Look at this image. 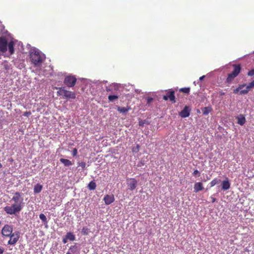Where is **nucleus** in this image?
<instances>
[{"mask_svg":"<svg viewBox=\"0 0 254 254\" xmlns=\"http://www.w3.org/2000/svg\"><path fill=\"white\" fill-rule=\"evenodd\" d=\"M204 77V76H201L200 78H199V80H202Z\"/></svg>","mask_w":254,"mask_h":254,"instance_id":"nucleus-43","label":"nucleus"},{"mask_svg":"<svg viewBox=\"0 0 254 254\" xmlns=\"http://www.w3.org/2000/svg\"><path fill=\"white\" fill-rule=\"evenodd\" d=\"M69 250L70 251L71 253H75L77 251L78 248L76 245H73V246H70Z\"/></svg>","mask_w":254,"mask_h":254,"instance_id":"nucleus-32","label":"nucleus"},{"mask_svg":"<svg viewBox=\"0 0 254 254\" xmlns=\"http://www.w3.org/2000/svg\"><path fill=\"white\" fill-rule=\"evenodd\" d=\"M230 188V183L227 178L226 180L223 181L222 183V190H226L229 189Z\"/></svg>","mask_w":254,"mask_h":254,"instance_id":"nucleus-16","label":"nucleus"},{"mask_svg":"<svg viewBox=\"0 0 254 254\" xmlns=\"http://www.w3.org/2000/svg\"><path fill=\"white\" fill-rule=\"evenodd\" d=\"M89 233V230L86 227H84L82 229L81 233L83 235H87Z\"/></svg>","mask_w":254,"mask_h":254,"instance_id":"nucleus-30","label":"nucleus"},{"mask_svg":"<svg viewBox=\"0 0 254 254\" xmlns=\"http://www.w3.org/2000/svg\"><path fill=\"white\" fill-rule=\"evenodd\" d=\"M117 109L120 113H127L130 110V107H121L120 106H117Z\"/></svg>","mask_w":254,"mask_h":254,"instance_id":"nucleus-19","label":"nucleus"},{"mask_svg":"<svg viewBox=\"0 0 254 254\" xmlns=\"http://www.w3.org/2000/svg\"><path fill=\"white\" fill-rule=\"evenodd\" d=\"M118 98H119V96H118V95H111L108 96V100L110 102H113L115 100H117Z\"/></svg>","mask_w":254,"mask_h":254,"instance_id":"nucleus-27","label":"nucleus"},{"mask_svg":"<svg viewBox=\"0 0 254 254\" xmlns=\"http://www.w3.org/2000/svg\"><path fill=\"white\" fill-rule=\"evenodd\" d=\"M76 82V78L74 76H67L64 80V83L68 87H73Z\"/></svg>","mask_w":254,"mask_h":254,"instance_id":"nucleus-4","label":"nucleus"},{"mask_svg":"<svg viewBox=\"0 0 254 254\" xmlns=\"http://www.w3.org/2000/svg\"><path fill=\"white\" fill-rule=\"evenodd\" d=\"M253 87H254V84L252 82H251L248 85L246 86L245 89H243L240 91V94H247L249 91H250Z\"/></svg>","mask_w":254,"mask_h":254,"instance_id":"nucleus-14","label":"nucleus"},{"mask_svg":"<svg viewBox=\"0 0 254 254\" xmlns=\"http://www.w3.org/2000/svg\"><path fill=\"white\" fill-rule=\"evenodd\" d=\"M77 154V150L76 148H73L72 151V155L73 157L76 156Z\"/></svg>","mask_w":254,"mask_h":254,"instance_id":"nucleus-35","label":"nucleus"},{"mask_svg":"<svg viewBox=\"0 0 254 254\" xmlns=\"http://www.w3.org/2000/svg\"><path fill=\"white\" fill-rule=\"evenodd\" d=\"M43 186L40 184H36L34 187V192L35 193H38L40 192L42 190Z\"/></svg>","mask_w":254,"mask_h":254,"instance_id":"nucleus-20","label":"nucleus"},{"mask_svg":"<svg viewBox=\"0 0 254 254\" xmlns=\"http://www.w3.org/2000/svg\"><path fill=\"white\" fill-rule=\"evenodd\" d=\"M233 67L234 69L232 72L233 74H235V76H237L241 71V67L239 64H234Z\"/></svg>","mask_w":254,"mask_h":254,"instance_id":"nucleus-17","label":"nucleus"},{"mask_svg":"<svg viewBox=\"0 0 254 254\" xmlns=\"http://www.w3.org/2000/svg\"><path fill=\"white\" fill-rule=\"evenodd\" d=\"M65 237L67 240H69L71 241H73L75 239L74 235H73L71 232H67L65 235Z\"/></svg>","mask_w":254,"mask_h":254,"instance_id":"nucleus-22","label":"nucleus"},{"mask_svg":"<svg viewBox=\"0 0 254 254\" xmlns=\"http://www.w3.org/2000/svg\"><path fill=\"white\" fill-rule=\"evenodd\" d=\"M4 252V249L1 248V247H0V254H2Z\"/></svg>","mask_w":254,"mask_h":254,"instance_id":"nucleus-40","label":"nucleus"},{"mask_svg":"<svg viewBox=\"0 0 254 254\" xmlns=\"http://www.w3.org/2000/svg\"><path fill=\"white\" fill-rule=\"evenodd\" d=\"M190 110L189 109V107L188 106H185L184 109L179 113V115L182 118H187L190 115Z\"/></svg>","mask_w":254,"mask_h":254,"instance_id":"nucleus-11","label":"nucleus"},{"mask_svg":"<svg viewBox=\"0 0 254 254\" xmlns=\"http://www.w3.org/2000/svg\"><path fill=\"white\" fill-rule=\"evenodd\" d=\"M190 87H184L182 88L179 89L180 92H183L186 94H189L190 92Z\"/></svg>","mask_w":254,"mask_h":254,"instance_id":"nucleus-28","label":"nucleus"},{"mask_svg":"<svg viewBox=\"0 0 254 254\" xmlns=\"http://www.w3.org/2000/svg\"><path fill=\"white\" fill-rule=\"evenodd\" d=\"M238 120V124L241 126L244 125L246 123V118L243 115H240L236 117Z\"/></svg>","mask_w":254,"mask_h":254,"instance_id":"nucleus-15","label":"nucleus"},{"mask_svg":"<svg viewBox=\"0 0 254 254\" xmlns=\"http://www.w3.org/2000/svg\"><path fill=\"white\" fill-rule=\"evenodd\" d=\"M7 50V40L5 37H0V52L4 53Z\"/></svg>","mask_w":254,"mask_h":254,"instance_id":"nucleus-7","label":"nucleus"},{"mask_svg":"<svg viewBox=\"0 0 254 254\" xmlns=\"http://www.w3.org/2000/svg\"><path fill=\"white\" fill-rule=\"evenodd\" d=\"M13 227L11 225H5L1 230V234L3 237H8L13 233Z\"/></svg>","mask_w":254,"mask_h":254,"instance_id":"nucleus-6","label":"nucleus"},{"mask_svg":"<svg viewBox=\"0 0 254 254\" xmlns=\"http://www.w3.org/2000/svg\"><path fill=\"white\" fill-rule=\"evenodd\" d=\"M66 254H72L71 253L68 252L66 253Z\"/></svg>","mask_w":254,"mask_h":254,"instance_id":"nucleus-44","label":"nucleus"},{"mask_svg":"<svg viewBox=\"0 0 254 254\" xmlns=\"http://www.w3.org/2000/svg\"><path fill=\"white\" fill-rule=\"evenodd\" d=\"M60 160L65 166H69L72 165L71 161L68 159L61 158Z\"/></svg>","mask_w":254,"mask_h":254,"instance_id":"nucleus-21","label":"nucleus"},{"mask_svg":"<svg viewBox=\"0 0 254 254\" xmlns=\"http://www.w3.org/2000/svg\"><path fill=\"white\" fill-rule=\"evenodd\" d=\"M210 198H211V199L212 200V202L213 203V202H215V201H216V198H214L213 197H212V196Z\"/></svg>","mask_w":254,"mask_h":254,"instance_id":"nucleus-41","label":"nucleus"},{"mask_svg":"<svg viewBox=\"0 0 254 254\" xmlns=\"http://www.w3.org/2000/svg\"><path fill=\"white\" fill-rule=\"evenodd\" d=\"M224 94H225V93H221V95H224Z\"/></svg>","mask_w":254,"mask_h":254,"instance_id":"nucleus-47","label":"nucleus"},{"mask_svg":"<svg viewBox=\"0 0 254 254\" xmlns=\"http://www.w3.org/2000/svg\"><path fill=\"white\" fill-rule=\"evenodd\" d=\"M23 207V205L17 203H14L11 206H6L4 207V211L8 214H15L20 211Z\"/></svg>","mask_w":254,"mask_h":254,"instance_id":"nucleus-1","label":"nucleus"},{"mask_svg":"<svg viewBox=\"0 0 254 254\" xmlns=\"http://www.w3.org/2000/svg\"><path fill=\"white\" fill-rule=\"evenodd\" d=\"M78 166L81 167L82 169H84L86 167V163L84 162H78Z\"/></svg>","mask_w":254,"mask_h":254,"instance_id":"nucleus-34","label":"nucleus"},{"mask_svg":"<svg viewBox=\"0 0 254 254\" xmlns=\"http://www.w3.org/2000/svg\"><path fill=\"white\" fill-rule=\"evenodd\" d=\"M197 175H198V176L199 177L200 176V172L197 170H195L192 173V175L195 176Z\"/></svg>","mask_w":254,"mask_h":254,"instance_id":"nucleus-36","label":"nucleus"},{"mask_svg":"<svg viewBox=\"0 0 254 254\" xmlns=\"http://www.w3.org/2000/svg\"><path fill=\"white\" fill-rule=\"evenodd\" d=\"M57 93L59 95L63 96L64 99H74L76 97L75 93L74 92L66 90L64 87H60Z\"/></svg>","mask_w":254,"mask_h":254,"instance_id":"nucleus-3","label":"nucleus"},{"mask_svg":"<svg viewBox=\"0 0 254 254\" xmlns=\"http://www.w3.org/2000/svg\"><path fill=\"white\" fill-rule=\"evenodd\" d=\"M252 82L254 84V80L252 81Z\"/></svg>","mask_w":254,"mask_h":254,"instance_id":"nucleus-46","label":"nucleus"},{"mask_svg":"<svg viewBox=\"0 0 254 254\" xmlns=\"http://www.w3.org/2000/svg\"><path fill=\"white\" fill-rule=\"evenodd\" d=\"M39 218L43 223H47V218L44 214H43V213L40 214L39 215Z\"/></svg>","mask_w":254,"mask_h":254,"instance_id":"nucleus-31","label":"nucleus"},{"mask_svg":"<svg viewBox=\"0 0 254 254\" xmlns=\"http://www.w3.org/2000/svg\"><path fill=\"white\" fill-rule=\"evenodd\" d=\"M140 149V146L138 144H137L135 147H134L132 149V151L133 152H138Z\"/></svg>","mask_w":254,"mask_h":254,"instance_id":"nucleus-33","label":"nucleus"},{"mask_svg":"<svg viewBox=\"0 0 254 254\" xmlns=\"http://www.w3.org/2000/svg\"><path fill=\"white\" fill-rule=\"evenodd\" d=\"M220 180L218 179H213L210 183V187H212L213 186H214L215 185H216L217 184L219 183L220 182Z\"/></svg>","mask_w":254,"mask_h":254,"instance_id":"nucleus-29","label":"nucleus"},{"mask_svg":"<svg viewBox=\"0 0 254 254\" xmlns=\"http://www.w3.org/2000/svg\"><path fill=\"white\" fill-rule=\"evenodd\" d=\"M63 242L64 244H66L67 242V239H66L65 236L63 239Z\"/></svg>","mask_w":254,"mask_h":254,"instance_id":"nucleus-39","label":"nucleus"},{"mask_svg":"<svg viewBox=\"0 0 254 254\" xmlns=\"http://www.w3.org/2000/svg\"><path fill=\"white\" fill-rule=\"evenodd\" d=\"M110 89H107V91H110Z\"/></svg>","mask_w":254,"mask_h":254,"instance_id":"nucleus-48","label":"nucleus"},{"mask_svg":"<svg viewBox=\"0 0 254 254\" xmlns=\"http://www.w3.org/2000/svg\"><path fill=\"white\" fill-rule=\"evenodd\" d=\"M137 182L133 178L130 179L127 183V186L130 190H134L137 186Z\"/></svg>","mask_w":254,"mask_h":254,"instance_id":"nucleus-10","label":"nucleus"},{"mask_svg":"<svg viewBox=\"0 0 254 254\" xmlns=\"http://www.w3.org/2000/svg\"><path fill=\"white\" fill-rule=\"evenodd\" d=\"M2 167V165L0 163V168H1Z\"/></svg>","mask_w":254,"mask_h":254,"instance_id":"nucleus-45","label":"nucleus"},{"mask_svg":"<svg viewBox=\"0 0 254 254\" xmlns=\"http://www.w3.org/2000/svg\"><path fill=\"white\" fill-rule=\"evenodd\" d=\"M32 63L34 65H39L43 62L41 53L38 51H34L30 54Z\"/></svg>","mask_w":254,"mask_h":254,"instance_id":"nucleus-2","label":"nucleus"},{"mask_svg":"<svg viewBox=\"0 0 254 254\" xmlns=\"http://www.w3.org/2000/svg\"><path fill=\"white\" fill-rule=\"evenodd\" d=\"M212 111V108L210 107H206L202 109L203 114L204 115H208Z\"/></svg>","mask_w":254,"mask_h":254,"instance_id":"nucleus-23","label":"nucleus"},{"mask_svg":"<svg viewBox=\"0 0 254 254\" xmlns=\"http://www.w3.org/2000/svg\"><path fill=\"white\" fill-rule=\"evenodd\" d=\"M31 114V112L29 111V112H25L23 113V116H25V117H28Z\"/></svg>","mask_w":254,"mask_h":254,"instance_id":"nucleus-38","label":"nucleus"},{"mask_svg":"<svg viewBox=\"0 0 254 254\" xmlns=\"http://www.w3.org/2000/svg\"><path fill=\"white\" fill-rule=\"evenodd\" d=\"M248 75L249 76L254 75V68L250 70L248 73Z\"/></svg>","mask_w":254,"mask_h":254,"instance_id":"nucleus-37","label":"nucleus"},{"mask_svg":"<svg viewBox=\"0 0 254 254\" xmlns=\"http://www.w3.org/2000/svg\"><path fill=\"white\" fill-rule=\"evenodd\" d=\"M14 43L12 41H10L8 43H7V47L11 55H12L14 52Z\"/></svg>","mask_w":254,"mask_h":254,"instance_id":"nucleus-18","label":"nucleus"},{"mask_svg":"<svg viewBox=\"0 0 254 254\" xmlns=\"http://www.w3.org/2000/svg\"><path fill=\"white\" fill-rule=\"evenodd\" d=\"M163 99L165 101L169 100L172 103H175V91L172 90L167 91L166 94L163 96Z\"/></svg>","mask_w":254,"mask_h":254,"instance_id":"nucleus-8","label":"nucleus"},{"mask_svg":"<svg viewBox=\"0 0 254 254\" xmlns=\"http://www.w3.org/2000/svg\"><path fill=\"white\" fill-rule=\"evenodd\" d=\"M152 100V98H148V100H147V103H150V102Z\"/></svg>","mask_w":254,"mask_h":254,"instance_id":"nucleus-42","label":"nucleus"},{"mask_svg":"<svg viewBox=\"0 0 254 254\" xmlns=\"http://www.w3.org/2000/svg\"><path fill=\"white\" fill-rule=\"evenodd\" d=\"M193 189L195 192H198V191L203 190L204 188L201 182H197L194 184Z\"/></svg>","mask_w":254,"mask_h":254,"instance_id":"nucleus-13","label":"nucleus"},{"mask_svg":"<svg viewBox=\"0 0 254 254\" xmlns=\"http://www.w3.org/2000/svg\"><path fill=\"white\" fill-rule=\"evenodd\" d=\"M104 200L106 204L109 205L114 201V196L113 195H106L104 197Z\"/></svg>","mask_w":254,"mask_h":254,"instance_id":"nucleus-12","label":"nucleus"},{"mask_svg":"<svg viewBox=\"0 0 254 254\" xmlns=\"http://www.w3.org/2000/svg\"><path fill=\"white\" fill-rule=\"evenodd\" d=\"M12 200H13L14 203H17L23 205V198L22 197L21 193L19 192H16L14 193V195L12 198Z\"/></svg>","mask_w":254,"mask_h":254,"instance_id":"nucleus-9","label":"nucleus"},{"mask_svg":"<svg viewBox=\"0 0 254 254\" xmlns=\"http://www.w3.org/2000/svg\"><path fill=\"white\" fill-rule=\"evenodd\" d=\"M246 86V84L239 85L238 88L234 90V93L237 94L239 92L240 93V91L243 90V88Z\"/></svg>","mask_w":254,"mask_h":254,"instance_id":"nucleus-25","label":"nucleus"},{"mask_svg":"<svg viewBox=\"0 0 254 254\" xmlns=\"http://www.w3.org/2000/svg\"><path fill=\"white\" fill-rule=\"evenodd\" d=\"M236 77V76H235V75L234 74H233L232 72L229 73L228 75V77L226 79V81L228 83H230L231 82L233 79L234 78H235Z\"/></svg>","mask_w":254,"mask_h":254,"instance_id":"nucleus-26","label":"nucleus"},{"mask_svg":"<svg viewBox=\"0 0 254 254\" xmlns=\"http://www.w3.org/2000/svg\"><path fill=\"white\" fill-rule=\"evenodd\" d=\"M8 237L10 238L8 241V245H14L19 240L20 238V233L18 231H15Z\"/></svg>","mask_w":254,"mask_h":254,"instance_id":"nucleus-5","label":"nucleus"},{"mask_svg":"<svg viewBox=\"0 0 254 254\" xmlns=\"http://www.w3.org/2000/svg\"><path fill=\"white\" fill-rule=\"evenodd\" d=\"M88 188L89 190H95L96 188V183L93 181H91L88 185Z\"/></svg>","mask_w":254,"mask_h":254,"instance_id":"nucleus-24","label":"nucleus"}]
</instances>
